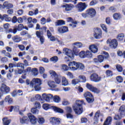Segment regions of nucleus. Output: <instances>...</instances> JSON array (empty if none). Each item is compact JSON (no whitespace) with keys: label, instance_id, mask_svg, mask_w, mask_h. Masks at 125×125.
Listing matches in <instances>:
<instances>
[{"label":"nucleus","instance_id":"f257e3e1","mask_svg":"<svg viewBox=\"0 0 125 125\" xmlns=\"http://www.w3.org/2000/svg\"><path fill=\"white\" fill-rule=\"evenodd\" d=\"M84 104L83 100H77L75 103L73 105L72 108L76 115H81L83 114V105Z\"/></svg>","mask_w":125,"mask_h":125},{"label":"nucleus","instance_id":"f03ea898","mask_svg":"<svg viewBox=\"0 0 125 125\" xmlns=\"http://www.w3.org/2000/svg\"><path fill=\"white\" fill-rule=\"evenodd\" d=\"M68 66L71 71H77L78 69L80 70H84V65L81 62H77L73 61L69 62Z\"/></svg>","mask_w":125,"mask_h":125},{"label":"nucleus","instance_id":"7ed1b4c3","mask_svg":"<svg viewBox=\"0 0 125 125\" xmlns=\"http://www.w3.org/2000/svg\"><path fill=\"white\" fill-rule=\"evenodd\" d=\"M41 85H42V80L39 78H33L30 82L31 87H34L36 91L41 90Z\"/></svg>","mask_w":125,"mask_h":125},{"label":"nucleus","instance_id":"20e7f679","mask_svg":"<svg viewBox=\"0 0 125 125\" xmlns=\"http://www.w3.org/2000/svg\"><path fill=\"white\" fill-rule=\"evenodd\" d=\"M79 56L81 58H88L90 59V58H92V53L88 50L84 51H81L79 53Z\"/></svg>","mask_w":125,"mask_h":125},{"label":"nucleus","instance_id":"39448f33","mask_svg":"<svg viewBox=\"0 0 125 125\" xmlns=\"http://www.w3.org/2000/svg\"><path fill=\"white\" fill-rule=\"evenodd\" d=\"M88 5L85 2H80L76 5V7L78 11V12H83L84 11Z\"/></svg>","mask_w":125,"mask_h":125},{"label":"nucleus","instance_id":"423d86ee","mask_svg":"<svg viewBox=\"0 0 125 125\" xmlns=\"http://www.w3.org/2000/svg\"><path fill=\"white\" fill-rule=\"evenodd\" d=\"M94 37L97 40H99L102 38V31L99 28H96L94 29Z\"/></svg>","mask_w":125,"mask_h":125},{"label":"nucleus","instance_id":"0eeeda50","mask_svg":"<svg viewBox=\"0 0 125 125\" xmlns=\"http://www.w3.org/2000/svg\"><path fill=\"white\" fill-rule=\"evenodd\" d=\"M106 43L109 44V46L112 48H117V47L118 46V41H117V40L116 39H108L106 41Z\"/></svg>","mask_w":125,"mask_h":125},{"label":"nucleus","instance_id":"6e6552de","mask_svg":"<svg viewBox=\"0 0 125 125\" xmlns=\"http://www.w3.org/2000/svg\"><path fill=\"white\" fill-rule=\"evenodd\" d=\"M63 8H65V11L69 12V11H72L74 8H75V5L72 3H65L62 5Z\"/></svg>","mask_w":125,"mask_h":125},{"label":"nucleus","instance_id":"1a4fd4ad","mask_svg":"<svg viewBox=\"0 0 125 125\" xmlns=\"http://www.w3.org/2000/svg\"><path fill=\"white\" fill-rule=\"evenodd\" d=\"M62 53L68 56V57L71 58V59H73L74 58V53H73V51L68 48H64L63 49Z\"/></svg>","mask_w":125,"mask_h":125},{"label":"nucleus","instance_id":"9d476101","mask_svg":"<svg viewBox=\"0 0 125 125\" xmlns=\"http://www.w3.org/2000/svg\"><path fill=\"white\" fill-rule=\"evenodd\" d=\"M90 80L95 83H98L101 81V77H100L96 73L92 74L90 77Z\"/></svg>","mask_w":125,"mask_h":125},{"label":"nucleus","instance_id":"9b49d317","mask_svg":"<svg viewBox=\"0 0 125 125\" xmlns=\"http://www.w3.org/2000/svg\"><path fill=\"white\" fill-rule=\"evenodd\" d=\"M86 12H87V14L89 15V17H91V18L95 17V16L96 15V10L93 8H90L87 9Z\"/></svg>","mask_w":125,"mask_h":125},{"label":"nucleus","instance_id":"f8f14e48","mask_svg":"<svg viewBox=\"0 0 125 125\" xmlns=\"http://www.w3.org/2000/svg\"><path fill=\"white\" fill-rule=\"evenodd\" d=\"M50 123L53 125H60L61 119L56 117H52L50 119Z\"/></svg>","mask_w":125,"mask_h":125},{"label":"nucleus","instance_id":"ddd939ff","mask_svg":"<svg viewBox=\"0 0 125 125\" xmlns=\"http://www.w3.org/2000/svg\"><path fill=\"white\" fill-rule=\"evenodd\" d=\"M0 90L3 93L7 94L10 91V88L6 86L5 84H2L0 88Z\"/></svg>","mask_w":125,"mask_h":125},{"label":"nucleus","instance_id":"4468645a","mask_svg":"<svg viewBox=\"0 0 125 125\" xmlns=\"http://www.w3.org/2000/svg\"><path fill=\"white\" fill-rule=\"evenodd\" d=\"M28 116L32 125H36L37 124L38 122V119L36 117V116L32 115L31 113H29L28 115Z\"/></svg>","mask_w":125,"mask_h":125},{"label":"nucleus","instance_id":"2eb2a0df","mask_svg":"<svg viewBox=\"0 0 125 125\" xmlns=\"http://www.w3.org/2000/svg\"><path fill=\"white\" fill-rule=\"evenodd\" d=\"M43 99L45 100L47 102H49L50 101V100L52 99L53 98V96L51 95V94H46L45 93H44L42 95Z\"/></svg>","mask_w":125,"mask_h":125},{"label":"nucleus","instance_id":"dca6fc26","mask_svg":"<svg viewBox=\"0 0 125 125\" xmlns=\"http://www.w3.org/2000/svg\"><path fill=\"white\" fill-rule=\"evenodd\" d=\"M58 32L60 34H64V33L69 32V29L67 26H62L58 28Z\"/></svg>","mask_w":125,"mask_h":125},{"label":"nucleus","instance_id":"f3484780","mask_svg":"<svg viewBox=\"0 0 125 125\" xmlns=\"http://www.w3.org/2000/svg\"><path fill=\"white\" fill-rule=\"evenodd\" d=\"M89 49L93 53H97L98 47L94 44H91L89 46Z\"/></svg>","mask_w":125,"mask_h":125},{"label":"nucleus","instance_id":"a211bd4d","mask_svg":"<svg viewBox=\"0 0 125 125\" xmlns=\"http://www.w3.org/2000/svg\"><path fill=\"white\" fill-rule=\"evenodd\" d=\"M13 7V4L8 3V1H5L2 6V8L3 9L7 8V9H9L10 8H12Z\"/></svg>","mask_w":125,"mask_h":125},{"label":"nucleus","instance_id":"6ab92c4d","mask_svg":"<svg viewBox=\"0 0 125 125\" xmlns=\"http://www.w3.org/2000/svg\"><path fill=\"white\" fill-rule=\"evenodd\" d=\"M0 19L1 20H4L6 22H10L11 21V18L8 17V15L5 14L3 16L0 15Z\"/></svg>","mask_w":125,"mask_h":125},{"label":"nucleus","instance_id":"aec40b11","mask_svg":"<svg viewBox=\"0 0 125 125\" xmlns=\"http://www.w3.org/2000/svg\"><path fill=\"white\" fill-rule=\"evenodd\" d=\"M112 121H113V118L111 116H108L106 119L103 125H111L112 124Z\"/></svg>","mask_w":125,"mask_h":125},{"label":"nucleus","instance_id":"412c9836","mask_svg":"<svg viewBox=\"0 0 125 125\" xmlns=\"http://www.w3.org/2000/svg\"><path fill=\"white\" fill-rule=\"evenodd\" d=\"M4 101L7 102L8 104H12L13 103V99L10 95L6 96L4 99Z\"/></svg>","mask_w":125,"mask_h":125},{"label":"nucleus","instance_id":"4be33fe9","mask_svg":"<svg viewBox=\"0 0 125 125\" xmlns=\"http://www.w3.org/2000/svg\"><path fill=\"white\" fill-rule=\"evenodd\" d=\"M12 40H13L14 42H20L22 41V37H20L18 35H16L12 37Z\"/></svg>","mask_w":125,"mask_h":125},{"label":"nucleus","instance_id":"5701e85b","mask_svg":"<svg viewBox=\"0 0 125 125\" xmlns=\"http://www.w3.org/2000/svg\"><path fill=\"white\" fill-rule=\"evenodd\" d=\"M47 83L49 87H51L52 88H55V87H56V86H57L56 85V83L53 81H48Z\"/></svg>","mask_w":125,"mask_h":125},{"label":"nucleus","instance_id":"b1692460","mask_svg":"<svg viewBox=\"0 0 125 125\" xmlns=\"http://www.w3.org/2000/svg\"><path fill=\"white\" fill-rule=\"evenodd\" d=\"M45 122V120L44 119V118H43L42 116H39L38 117V122L40 125H42L44 124V122Z\"/></svg>","mask_w":125,"mask_h":125},{"label":"nucleus","instance_id":"393cba45","mask_svg":"<svg viewBox=\"0 0 125 125\" xmlns=\"http://www.w3.org/2000/svg\"><path fill=\"white\" fill-rule=\"evenodd\" d=\"M119 113L121 116H125V106L122 105L119 108Z\"/></svg>","mask_w":125,"mask_h":125},{"label":"nucleus","instance_id":"a878e982","mask_svg":"<svg viewBox=\"0 0 125 125\" xmlns=\"http://www.w3.org/2000/svg\"><path fill=\"white\" fill-rule=\"evenodd\" d=\"M62 85H63V86H67V85H69V82H68V80L66 79L65 77H62Z\"/></svg>","mask_w":125,"mask_h":125},{"label":"nucleus","instance_id":"bb28decb","mask_svg":"<svg viewBox=\"0 0 125 125\" xmlns=\"http://www.w3.org/2000/svg\"><path fill=\"white\" fill-rule=\"evenodd\" d=\"M55 26H62L65 25V21L63 20H58L55 22Z\"/></svg>","mask_w":125,"mask_h":125},{"label":"nucleus","instance_id":"cd10ccee","mask_svg":"<svg viewBox=\"0 0 125 125\" xmlns=\"http://www.w3.org/2000/svg\"><path fill=\"white\" fill-rule=\"evenodd\" d=\"M73 45H75L77 48H82V47H83V44L81 42H75L73 43Z\"/></svg>","mask_w":125,"mask_h":125},{"label":"nucleus","instance_id":"c85d7f7f","mask_svg":"<svg viewBox=\"0 0 125 125\" xmlns=\"http://www.w3.org/2000/svg\"><path fill=\"white\" fill-rule=\"evenodd\" d=\"M29 122V119L26 116L23 117L22 118L20 119V123L21 124H27Z\"/></svg>","mask_w":125,"mask_h":125},{"label":"nucleus","instance_id":"c756f323","mask_svg":"<svg viewBox=\"0 0 125 125\" xmlns=\"http://www.w3.org/2000/svg\"><path fill=\"white\" fill-rule=\"evenodd\" d=\"M117 39L119 42H122V41H123L124 39H125V34L123 33L118 34Z\"/></svg>","mask_w":125,"mask_h":125},{"label":"nucleus","instance_id":"7c9ffc66","mask_svg":"<svg viewBox=\"0 0 125 125\" xmlns=\"http://www.w3.org/2000/svg\"><path fill=\"white\" fill-rule=\"evenodd\" d=\"M53 110H54L55 112H58V113H61V114H63V113H64L63 109L56 106H53Z\"/></svg>","mask_w":125,"mask_h":125},{"label":"nucleus","instance_id":"2f4dec72","mask_svg":"<svg viewBox=\"0 0 125 125\" xmlns=\"http://www.w3.org/2000/svg\"><path fill=\"white\" fill-rule=\"evenodd\" d=\"M113 17L115 20H119L122 18V15L120 13H115L113 14Z\"/></svg>","mask_w":125,"mask_h":125},{"label":"nucleus","instance_id":"473e14b6","mask_svg":"<svg viewBox=\"0 0 125 125\" xmlns=\"http://www.w3.org/2000/svg\"><path fill=\"white\" fill-rule=\"evenodd\" d=\"M41 98L42 96H41L39 94H37L35 95V97H33L31 98V101H32V102H34V101L36 100H41Z\"/></svg>","mask_w":125,"mask_h":125},{"label":"nucleus","instance_id":"72a5a7b5","mask_svg":"<svg viewBox=\"0 0 125 125\" xmlns=\"http://www.w3.org/2000/svg\"><path fill=\"white\" fill-rule=\"evenodd\" d=\"M62 79V77H61V76L58 75L57 77L54 78V80L55 83H58V84H59V83H61Z\"/></svg>","mask_w":125,"mask_h":125},{"label":"nucleus","instance_id":"f704fd0d","mask_svg":"<svg viewBox=\"0 0 125 125\" xmlns=\"http://www.w3.org/2000/svg\"><path fill=\"white\" fill-rule=\"evenodd\" d=\"M49 74L52 78L53 79H55L56 77H57L58 75H57V73L54 70H50L49 71Z\"/></svg>","mask_w":125,"mask_h":125},{"label":"nucleus","instance_id":"c9c22d12","mask_svg":"<svg viewBox=\"0 0 125 125\" xmlns=\"http://www.w3.org/2000/svg\"><path fill=\"white\" fill-rule=\"evenodd\" d=\"M54 102L55 103H59L61 101V98H60L58 96H55L52 98Z\"/></svg>","mask_w":125,"mask_h":125},{"label":"nucleus","instance_id":"e433bc0d","mask_svg":"<svg viewBox=\"0 0 125 125\" xmlns=\"http://www.w3.org/2000/svg\"><path fill=\"white\" fill-rule=\"evenodd\" d=\"M4 125H9L10 124V122H11V120H7V118L4 117L2 119Z\"/></svg>","mask_w":125,"mask_h":125},{"label":"nucleus","instance_id":"4c0bfd02","mask_svg":"<svg viewBox=\"0 0 125 125\" xmlns=\"http://www.w3.org/2000/svg\"><path fill=\"white\" fill-rule=\"evenodd\" d=\"M84 97H85L86 98H91L93 97V96L92 94H91V93L89 92H86L84 94Z\"/></svg>","mask_w":125,"mask_h":125},{"label":"nucleus","instance_id":"58836bf2","mask_svg":"<svg viewBox=\"0 0 125 125\" xmlns=\"http://www.w3.org/2000/svg\"><path fill=\"white\" fill-rule=\"evenodd\" d=\"M116 70L119 72V73H122L123 72V66L120 64H117L116 65Z\"/></svg>","mask_w":125,"mask_h":125},{"label":"nucleus","instance_id":"ea45409f","mask_svg":"<svg viewBox=\"0 0 125 125\" xmlns=\"http://www.w3.org/2000/svg\"><path fill=\"white\" fill-rule=\"evenodd\" d=\"M17 27H14V28H10L9 29V33H12L14 35H15L17 33Z\"/></svg>","mask_w":125,"mask_h":125},{"label":"nucleus","instance_id":"a19ab883","mask_svg":"<svg viewBox=\"0 0 125 125\" xmlns=\"http://www.w3.org/2000/svg\"><path fill=\"white\" fill-rule=\"evenodd\" d=\"M116 79L117 82H118V83H123L124 81L123 77L121 76H118L116 77Z\"/></svg>","mask_w":125,"mask_h":125},{"label":"nucleus","instance_id":"79ce46f5","mask_svg":"<svg viewBox=\"0 0 125 125\" xmlns=\"http://www.w3.org/2000/svg\"><path fill=\"white\" fill-rule=\"evenodd\" d=\"M16 28L18 31H22L24 29V25H23V24H20L18 25V26H17Z\"/></svg>","mask_w":125,"mask_h":125},{"label":"nucleus","instance_id":"37998d69","mask_svg":"<svg viewBox=\"0 0 125 125\" xmlns=\"http://www.w3.org/2000/svg\"><path fill=\"white\" fill-rule=\"evenodd\" d=\"M50 61L54 62V63H56L58 61V57L54 56L50 59Z\"/></svg>","mask_w":125,"mask_h":125},{"label":"nucleus","instance_id":"c03bdc74","mask_svg":"<svg viewBox=\"0 0 125 125\" xmlns=\"http://www.w3.org/2000/svg\"><path fill=\"white\" fill-rule=\"evenodd\" d=\"M42 108L44 110H48L50 108V105L48 104H44L42 105Z\"/></svg>","mask_w":125,"mask_h":125},{"label":"nucleus","instance_id":"a18cd8bd","mask_svg":"<svg viewBox=\"0 0 125 125\" xmlns=\"http://www.w3.org/2000/svg\"><path fill=\"white\" fill-rule=\"evenodd\" d=\"M67 22H69V23H72L73 24H77V21H74L73 19L71 17L67 18L66 19Z\"/></svg>","mask_w":125,"mask_h":125},{"label":"nucleus","instance_id":"49530a36","mask_svg":"<svg viewBox=\"0 0 125 125\" xmlns=\"http://www.w3.org/2000/svg\"><path fill=\"white\" fill-rule=\"evenodd\" d=\"M123 118V116L119 115L118 114H116L114 117V120L115 121H118L120 120H122Z\"/></svg>","mask_w":125,"mask_h":125},{"label":"nucleus","instance_id":"de8ad7c7","mask_svg":"<svg viewBox=\"0 0 125 125\" xmlns=\"http://www.w3.org/2000/svg\"><path fill=\"white\" fill-rule=\"evenodd\" d=\"M36 35L37 38H38V39H40V38H41L43 36V33H42V32L40 31H37Z\"/></svg>","mask_w":125,"mask_h":125},{"label":"nucleus","instance_id":"09e8293b","mask_svg":"<svg viewBox=\"0 0 125 125\" xmlns=\"http://www.w3.org/2000/svg\"><path fill=\"white\" fill-rule=\"evenodd\" d=\"M86 87H87L88 88V89H89V90H90L91 91H92V90L93 89V87H94V86H93L92 85L87 83L86 85Z\"/></svg>","mask_w":125,"mask_h":125},{"label":"nucleus","instance_id":"8fccbe9b","mask_svg":"<svg viewBox=\"0 0 125 125\" xmlns=\"http://www.w3.org/2000/svg\"><path fill=\"white\" fill-rule=\"evenodd\" d=\"M79 83H80V80L78 79H75L72 81V84H74V85H76V84H78Z\"/></svg>","mask_w":125,"mask_h":125},{"label":"nucleus","instance_id":"3c124183","mask_svg":"<svg viewBox=\"0 0 125 125\" xmlns=\"http://www.w3.org/2000/svg\"><path fill=\"white\" fill-rule=\"evenodd\" d=\"M98 60H99V62L100 63H102V62H103V61H104V56L99 55L98 56Z\"/></svg>","mask_w":125,"mask_h":125},{"label":"nucleus","instance_id":"603ef678","mask_svg":"<svg viewBox=\"0 0 125 125\" xmlns=\"http://www.w3.org/2000/svg\"><path fill=\"white\" fill-rule=\"evenodd\" d=\"M92 91L94 93H100V90L95 87L93 88Z\"/></svg>","mask_w":125,"mask_h":125},{"label":"nucleus","instance_id":"864d4df0","mask_svg":"<svg viewBox=\"0 0 125 125\" xmlns=\"http://www.w3.org/2000/svg\"><path fill=\"white\" fill-rule=\"evenodd\" d=\"M106 74L108 77H111L113 76V71L110 70H107L106 71Z\"/></svg>","mask_w":125,"mask_h":125},{"label":"nucleus","instance_id":"5fc2aeb1","mask_svg":"<svg viewBox=\"0 0 125 125\" xmlns=\"http://www.w3.org/2000/svg\"><path fill=\"white\" fill-rule=\"evenodd\" d=\"M86 100L88 103H92L94 101L93 97L92 98H86Z\"/></svg>","mask_w":125,"mask_h":125},{"label":"nucleus","instance_id":"6e6d98bb","mask_svg":"<svg viewBox=\"0 0 125 125\" xmlns=\"http://www.w3.org/2000/svg\"><path fill=\"white\" fill-rule=\"evenodd\" d=\"M31 112L33 113V114H39V110L37 109V108H33L31 110Z\"/></svg>","mask_w":125,"mask_h":125},{"label":"nucleus","instance_id":"4d7b16f0","mask_svg":"<svg viewBox=\"0 0 125 125\" xmlns=\"http://www.w3.org/2000/svg\"><path fill=\"white\" fill-rule=\"evenodd\" d=\"M81 121L82 124H86V123H87V121L88 120H87V118L85 117H82L81 119Z\"/></svg>","mask_w":125,"mask_h":125},{"label":"nucleus","instance_id":"13d9d810","mask_svg":"<svg viewBox=\"0 0 125 125\" xmlns=\"http://www.w3.org/2000/svg\"><path fill=\"white\" fill-rule=\"evenodd\" d=\"M17 67L18 68H21L23 70L24 66V64L21 62H19L17 64Z\"/></svg>","mask_w":125,"mask_h":125},{"label":"nucleus","instance_id":"bf43d9fd","mask_svg":"<svg viewBox=\"0 0 125 125\" xmlns=\"http://www.w3.org/2000/svg\"><path fill=\"white\" fill-rule=\"evenodd\" d=\"M102 54H104L103 56H104V58H105V59H108V58H109V54H108V53L106 52H103Z\"/></svg>","mask_w":125,"mask_h":125},{"label":"nucleus","instance_id":"052dcab7","mask_svg":"<svg viewBox=\"0 0 125 125\" xmlns=\"http://www.w3.org/2000/svg\"><path fill=\"white\" fill-rule=\"evenodd\" d=\"M95 4H97V0H92L89 3V5H90V6L95 5Z\"/></svg>","mask_w":125,"mask_h":125},{"label":"nucleus","instance_id":"680f3d73","mask_svg":"<svg viewBox=\"0 0 125 125\" xmlns=\"http://www.w3.org/2000/svg\"><path fill=\"white\" fill-rule=\"evenodd\" d=\"M66 75L68 78H69V79H74V75H73V73L70 72H68L66 73Z\"/></svg>","mask_w":125,"mask_h":125},{"label":"nucleus","instance_id":"e2e57ef3","mask_svg":"<svg viewBox=\"0 0 125 125\" xmlns=\"http://www.w3.org/2000/svg\"><path fill=\"white\" fill-rule=\"evenodd\" d=\"M101 28H102L103 30L105 32V33H107V27L106 26V25L104 24H101Z\"/></svg>","mask_w":125,"mask_h":125},{"label":"nucleus","instance_id":"0e129e2a","mask_svg":"<svg viewBox=\"0 0 125 125\" xmlns=\"http://www.w3.org/2000/svg\"><path fill=\"white\" fill-rule=\"evenodd\" d=\"M66 111L67 113H72L73 110L71 107L67 106L65 108Z\"/></svg>","mask_w":125,"mask_h":125},{"label":"nucleus","instance_id":"69168bd1","mask_svg":"<svg viewBox=\"0 0 125 125\" xmlns=\"http://www.w3.org/2000/svg\"><path fill=\"white\" fill-rule=\"evenodd\" d=\"M8 61V59L5 57L1 58V63H6Z\"/></svg>","mask_w":125,"mask_h":125},{"label":"nucleus","instance_id":"338daca9","mask_svg":"<svg viewBox=\"0 0 125 125\" xmlns=\"http://www.w3.org/2000/svg\"><path fill=\"white\" fill-rule=\"evenodd\" d=\"M62 70L63 71H68V66H67L66 64H62Z\"/></svg>","mask_w":125,"mask_h":125},{"label":"nucleus","instance_id":"774afa93","mask_svg":"<svg viewBox=\"0 0 125 125\" xmlns=\"http://www.w3.org/2000/svg\"><path fill=\"white\" fill-rule=\"evenodd\" d=\"M81 15L83 18H87V17H89L88 14H87V12H85V13H82Z\"/></svg>","mask_w":125,"mask_h":125}]
</instances>
